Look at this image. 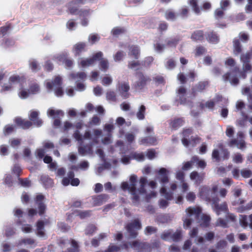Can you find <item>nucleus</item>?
<instances>
[{
	"mask_svg": "<svg viewBox=\"0 0 252 252\" xmlns=\"http://www.w3.org/2000/svg\"><path fill=\"white\" fill-rule=\"evenodd\" d=\"M136 178L135 176L132 175L130 177V181L131 184L129 185L127 183H123L122 184V188L124 190H128L130 192L133 194L135 197H139V195H142L144 192L142 190H135V188L133 183L136 180Z\"/></svg>",
	"mask_w": 252,
	"mask_h": 252,
	"instance_id": "1",
	"label": "nucleus"
},
{
	"mask_svg": "<svg viewBox=\"0 0 252 252\" xmlns=\"http://www.w3.org/2000/svg\"><path fill=\"white\" fill-rule=\"evenodd\" d=\"M61 80V79L60 77H57L55 79L53 83L50 81H48L46 82L47 88L49 90L54 89L55 94L57 96H61L63 93L62 90L59 87L60 85Z\"/></svg>",
	"mask_w": 252,
	"mask_h": 252,
	"instance_id": "2",
	"label": "nucleus"
},
{
	"mask_svg": "<svg viewBox=\"0 0 252 252\" xmlns=\"http://www.w3.org/2000/svg\"><path fill=\"white\" fill-rule=\"evenodd\" d=\"M20 85L19 77L16 75H13L9 78L8 83L4 84L2 88V91H9L10 89Z\"/></svg>",
	"mask_w": 252,
	"mask_h": 252,
	"instance_id": "3",
	"label": "nucleus"
},
{
	"mask_svg": "<svg viewBox=\"0 0 252 252\" xmlns=\"http://www.w3.org/2000/svg\"><path fill=\"white\" fill-rule=\"evenodd\" d=\"M102 57V53L101 52H98L95 54L93 59H81L80 61V63L82 67H87L92 64L93 62L97 60H99L100 58Z\"/></svg>",
	"mask_w": 252,
	"mask_h": 252,
	"instance_id": "4",
	"label": "nucleus"
},
{
	"mask_svg": "<svg viewBox=\"0 0 252 252\" xmlns=\"http://www.w3.org/2000/svg\"><path fill=\"white\" fill-rule=\"evenodd\" d=\"M38 112L33 110L31 111L29 114V118L35 125L39 126L42 124V121L38 118Z\"/></svg>",
	"mask_w": 252,
	"mask_h": 252,
	"instance_id": "5",
	"label": "nucleus"
},
{
	"mask_svg": "<svg viewBox=\"0 0 252 252\" xmlns=\"http://www.w3.org/2000/svg\"><path fill=\"white\" fill-rule=\"evenodd\" d=\"M176 185L175 183H172L170 185V190L169 191H167L166 189H165L164 188L162 187L160 189V193L166 199H170L171 197V191H173L174 189L176 188Z\"/></svg>",
	"mask_w": 252,
	"mask_h": 252,
	"instance_id": "6",
	"label": "nucleus"
},
{
	"mask_svg": "<svg viewBox=\"0 0 252 252\" xmlns=\"http://www.w3.org/2000/svg\"><path fill=\"white\" fill-rule=\"evenodd\" d=\"M38 88L37 86H35L31 88L30 92L27 91L25 90H21L19 93V96L21 98H25L27 97L30 94H34L38 92Z\"/></svg>",
	"mask_w": 252,
	"mask_h": 252,
	"instance_id": "7",
	"label": "nucleus"
},
{
	"mask_svg": "<svg viewBox=\"0 0 252 252\" xmlns=\"http://www.w3.org/2000/svg\"><path fill=\"white\" fill-rule=\"evenodd\" d=\"M16 123L23 128H28L31 126V123L28 121L22 120L21 118H16L15 120Z\"/></svg>",
	"mask_w": 252,
	"mask_h": 252,
	"instance_id": "8",
	"label": "nucleus"
},
{
	"mask_svg": "<svg viewBox=\"0 0 252 252\" xmlns=\"http://www.w3.org/2000/svg\"><path fill=\"white\" fill-rule=\"evenodd\" d=\"M168 171L165 168H161L158 173V178L161 180L162 184H165L168 181L167 178Z\"/></svg>",
	"mask_w": 252,
	"mask_h": 252,
	"instance_id": "9",
	"label": "nucleus"
},
{
	"mask_svg": "<svg viewBox=\"0 0 252 252\" xmlns=\"http://www.w3.org/2000/svg\"><path fill=\"white\" fill-rule=\"evenodd\" d=\"M201 212V209L199 207L189 208L187 209V213L189 216H194L198 217Z\"/></svg>",
	"mask_w": 252,
	"mask_h": 252,
	"instance_id": "10",
	"label": "nucleus"
},
{
	"mask_svg": "<svg viewBox=\"0 0 252 252\" xmlns=\"http://www.w3.org/2000/svg\"><path fill=\"white\" fill-rule=\"evenodd\" d=\"M47 114L49 116L52 117L53 118L63 116V113L62 111L59 110H55L53 109H49L48 111Z\"/></svg>",
	"mask_w": 252,
	"mask_h": 252,
	"instance_id": "11",
	"label": "nucleus"
},
{
	"mask_svg": "<svg viewBox=\"0 0 252 252\" xmlns=\"http://www.w3.org/2000/svg\"><path fill=\"white\" fill-rule=\"evenodd\" d=\"M241 225L244 227L249 224L250 227L252 228V215L248 218L247 217L243 218L241 220Z\"/></svg>",
	"mask_w": 252,
	"mask_h": 252,
	"instance_id": "12",
	"label": "nucleus"
},
{
	"mask_svg": "<svg viewBox=\"0 0 252 252\" xmlns=\"http://www.w3.org/2000/svg\"><path fill=\"white\" fill-rule=\"evenodd\" d=\"M249 55H245L241 57V60L244 62V71L246 72L250 69V66L248 63H246L247 59L249 58Z\"/></svg>",
	"mask_w": 252,
	"mask_h": 252,
	"instance_id": "13",
	"label": "nucleus"
},
{
	"mask_svg": "<svg viewBox=\"0 0 252 252\" xmlns=\"http://www.w3.org/2000/svg\"><path fill=\"white\" fill-rule=\"evenodd\" d=\"M100 69L103 71H105L108 67V62L107 60L103 59L101 60L100 63Z\"/></svg>",
	"mask_w": 252,
	"mask_h": 252,
	"instance_id": "14",
	"label": "nucleus"
},
{
	"mask_svg": "<svg viewBox=\"0 0 252 252\" xmlns=\"http://www.w3.org/2000/svg\"><path fill=\"white\" fill-rule=\"evenodd\" d=\"M145 110V108L144 106H141L139 109V112L137 114V118L139 120H142L144 117V112Z\"/></svg>",
	"mask_w": 252,
	"mask_h": 252,
	"instance_id": "15",
	"label": "nucleus"
},
{
	"mask_svg": "<svg viewBox=\"0 0 252 252\" xmlns=\"http://www.w3.org/2000/svg\"><path fill=\"white\" fill-rule=\"evenodd\" d=\"M86 77L84 73H81L79 74H77L76 76L72 75L71 77L75 81L77 82L83 80Z\"/></svg>",
	"mask_w": 252,
	"mask_h": 252,
	"instance_id": "16",
	"label": "nucleus"
},
{
	"mask_svg": "<svg viewBox=\"0 0 252 252\" xmlns=\"http://www.w3.org/2000/svg\"><path fill=\"white\" fill-rule=\"evenodd\" d=\"M43 226V222L42 221H38L37 224V227L38 229V235L42 236L44 235V232L42 230Z\"/></svg>",
	"mask_w": 252,
	"mask_h": 252,
	"instance_id": "17",
	"label": "nucleus"
},
{
	"mask_svg": "<svg viewBox=\"0 0 252 252\" xmlns=\"http://www.w3.org/2000/svg\"><path fill=\"white\" fill-rule=\"evenodd\" d=\"M99 39V38L97 35L92 34L90 35L89 41L91 43L94 44L96 41H98Z\"/></svg>",
	"mask_w": 252,
	"mask_h": 252,
	"instance_id": "18",
	"label": "nucleus"
},
{
	"mask_svg": "<svg viewBox=\"0 0 252 252\" xmlns=\"http://www.w3.org/2000/svg\"><path fill=\"white\" fill-rule=\"evenodd\" d=\"M128 90H129V86L126 83H124V84H122V86L119 88L120 91L123 94L124 96H125V93L127 92Z\"/></svg>",
	"mask_w": 252,
	"mask_h": 252,
	"instance_id": "19",
	"label": "nucleus"
},
{
	"mask_svg": "<svg viewBox=\"0 0 252 252\" xmlns=\"http://www.w3.org/2000/svg\"><path fill=\"white\" fill-rule=\"evenodd\" d=\"M189 3L190 5L192 6L193 10L196 13H199L200 12V10L199 8L196 7L197 3L195 0H190L189 1Z\"/></svg>",
	"mask_w": 252,
	"mask_h": 252,
	"instance_id": "20",
	"label": "nucleus"
},
{
	"mask_svg": "<svg viewBox=\"0 0 252 252\" xmlns=\"http://www.w3.org/2000/svg\"><path fill=\"white\" fill-rule=\"evenodd\" d=\"M236 145L237 147L239 148H242L244 146V142L242 139H241L239 142H237L236 141H233L231 143V145Z\"/></svg>",
	"mask_w": 252,
	"mask_h": 252,
	"instance_id": "21",
	"label": "nucleus"
},
{
	"mask_svg": "<svg viewBox=\"0 0 252 252\" xmlns=\"http://www.w3.org/2000/svg\"><path fill=\"white\" fill-rule=\"evenodd\" d=\"M190 178L192 180H195L196 181H200L202 179V177L199 176L196 172H192L190 174Z\"/></svg>",
	"mask_w": 252,
	"mask_h": 252,
	"instance_id": "22",
	"label": "nucleus"
},
{
	"mask_svg": "<svg viewBox=\"0 0 252 252\" xmlns=\"http://www.w3.org/2000/svg\"><path fill=\"white\" fill-rule=\"evenodd\" d=\"M208 39L210 42L214 43H216L218 40L217 36L214 33H211V35H209L208 36Z\"/></svg>",
	"mask_w": 252,
	"mask_h": 252,
	"instance_id": "23",
	"label": "nucleus"
},
{
	"mask_svg": "<svg viewBox=\"0 0 252 252\" xmlns=\"http://www.w3.org/2000/svg\"><path fill=\"white\" fill-rule=\"evenodd\" d=\"M112 82V79L109 76H106L104 77L102 80V83L104 85H108Z\"/></svg>",
	"mask_w": 252,
	"mask_h": 252,
	"instance_id": "24",
	"label": "nucleus"
},
{
	"mask_svg": "<svg viewBox=\"0 0 252 252\" xmlns=\"http://www.w3.org/2000/svg\"><path fill=\"white\" fill-rule=\"evenodd\" d=\"M202 35V32L198 31L195 32L193 34H192V37L193 38L196 40H200L201 39Z\"/></svg>",
	"mask_w": 252,
	"mask_h": 252,
	"instance_id": "25",
	"label": "nucleus"
},
{
	"mask_svg": "<svg viewBox=\"0 0 252 252\" xmlns=\"http://www.w3.org/2000/svg\"><path fill=\"white\" fill-rule=\"evenodd\" d=\"M84 44L83 43H78L74 46V49L76 52L80 51L84 48Z\"/></svg>",
	"mask_w": 252,
	"mask_h": 252,
	"instance_id": "26",
	"label": "nucleus"
},
{
	"mask_svg": "<svg viewBox=\"0 0 252 252\" xmlns=\"http://www.w3.org/2000/svg\"><path fill=\"white\" fill-rule=\"evenodd\" d=\"M202 220L204 221L203 225L207 226L210 220V217L207 215H203L202 216Z\"/></svg>",
	"mask_w": 252,
	"mask_h": 252,
	"instance_id": "27",
	"label": "nucleus"
},
{
	"mask_svg": "<svg viewBox=\"0 0 252 252\" xmlns=\"http://www.w3.org/2000/svg\"><path fill=\"white\" fill-rule=\"evenodd\" d=\"M241 174L243 177L245 178L250 177L251 175V172L248 170H244L241 171Z\"/></svg>",
	"mask_w": 252,
	"mask_h": 252,
	"instance_id": "28",
	"label": "nucleus"
},
{
	"mask_svg": "<svg viewBox=\"0 0 252 252\" xmlns=\"http://www.w3.org/2000/svg\"><path fill=\"white\" fill-rule=\"evenodd\" d=\"M248 3L246 6V11L248 12L252 11V0H248Z\"/></svg>",
	"mask_w": 252,
	"mask_h": 252,
	"instance_id": "29",
	"label": "nucleus"
},
{
	"mask_svg": "<svg viewBox=\"0 0 252 252\" xmlns=\"http://www.w3.org/2000/svg\"><path fill=\"white\" fill-rule=\"evenodd\" d=\"M195 197V195L192 192H189L187 195V199L188 201H193Z\"/></svg>",
	"mask_w": 252,
	"mask_h": 252,
	"instance_id": "30",
	"label": "nucleus"
},
{
	"mask_svg": "<svg viewBox=\"0 0 252 252\" xmlns=\"http://www.w3.org/2000/svg\"><path fill=\"white\" fill-rule=\"evenodd\" d=\"M75 26V23L72 20H69L67 23V27L69 30H72Z\"/></svg>",
	"mask_w": 252,
	"mask_h": 252,
	"instance_id": "31",
	"label": "nucleus"
},
{
	"mask_svg": "<svg viewBox=\"0 0 252 252\" xmlns=\"http://www.w3.org/2000/svg\"><path fill=\"white\" fill-rule=\"evenodd\" d=\"M147 156L150 159H152L155 156V152L153 150H149L147 152Z\"/></svg>",
	"mask_w": 252,
	"mask_h": 252,
	"instance_id": "32",
	"label": "nucleus"
},
{
	"mask_svg": "<svg viewBox=\"0 0 252 252\" xmlns=\"http://www.w3.org/2000/svg\"><path fill=\"white\" fill-rule=\"evenodd\" d=\"M194 162L198 164L201 167H204L205 166V162L203 160H199L198 159L194 160Z\"/></svg>",
	"mask_w": 252,
	"mask_h": 252,
	"instance_id": "33",
	"label": "nucleus"
},
{
	"mask_svg": "<svg viewBox=\"0 0 252 252\" xmlns=\"http://www.w3.org/2000/svg\"><path fill=\"white\" fill-rule=\"evenodd\" d=\"M112 32L114 35H117L122 32V30L118 28H115L113 29Z\"/></svg>",
	"mask_w": 252,
	"mask_h": 252,
	"instance_id": "34",
	"label": "nucleus"
},
{
	"mask_svg": "<svg viewBox=\"0 0 252 252\" xmlns=\"http://www.w3.org/2000/svg\"><path fill=\"white\" fill-rule=\"evenodd\" d=\"M226 135L228 136H231L233 133V129L232 127L228 126L226 131Z\"/></svg>",
	"mask_w": 252,
	"mask_h": 252,
	"instance_id": "35",
	"label": "nucleus"
},
{
	"mask_svg": "<svg viewBox=\"0 0 252 252\" xmlns=\"http://www.w3.org/2000/svg\"><path fill=\"white\" fill-rule=\"evenodd\" d=\"M131 53L133 54L135 57L138 54V49L137 47H133L130 49Z\"/></svg>",
	"mask_w": 252,
	"mask_h": 252,
	"instance_id": "36",
	"label": "nucleus"
},
{
	"mask_svg": "<svg viewBox=\"0 0 252 252\" xmlns=\"http://www.w3.org/2000/svg\"><path fill=\"white\" fill-rule=\"evenodd\" d=\"M140 225L139 222L137 221H136L134 222V223L132 225H131L129 227L128 229H132V228L138 229V228H140Z\"/></svg>",
	"mask_w": 252,
	"mask_h": 252,
	"instance_id": "37",
	"label": "nucleus"
},
{
	"mask_svg": "<svg viewBox=\"0 0 252 252\" xmlns=\"http://www.w3.org/2000/svg\"><path fill=\"white\" fill-rule=\"evenodd\" d=\"M185 93V90L183 88H180L178 90V96L182 99V97L184 95Z\"/></svg>",
	"mask_w": 252,
	"mask_h": 252,
	"instance_id": "38",
	"label": "nucleus"
},
{
	"mask_svg": "<svg viewBox=\"0 0 252 252\" xmlns=\"http://www.w3.org/2000/svg\"><path fill=\"white\" fill-rule=\"evenodd\" d=\"M234 64V61L232 59L229 58L225 61V64L228 66H232Z\"/></svg>",
	"mask_w": 252,
	"mask_h": 252,
	"instance_id": "39",
	"label": "nucleus"
},
{
	"mask_svg": "<svg viewBox=\"0 0 252 252\" xmlns=\"http://www.w3.org/2000/svg\"><path fill=\"white\" fill-rule=\"evenodd\" d=\"M228 4L229 1L228 0H222L220 3L221 7L223 9L227 6Z\"/></svg>",
	"mask_w": 252,
	"mask_h": 252,
	"instance_id": "40",
	"label": "nucleus"
},
{
	"mask_svg": "<svg viewBox=\"0 0 252 252\" xmlns=\"http://www.w3.org/2000/svg\"><path fill=\"white\" fill-rule=\"evenodd\" d=\"M31 67L32 70H33L34 71L38 67V65H37V63L34 61H32L31 63Z\"/></svg>",
	"mask_w": 252,
	"mask_h": 252,
	"instance_id": "41",
	"label": "nucleus"
},
{
	"mask_svg": "<svg viewBox=\"0 0 252 252\" xmlns=\"http://www.w3.org/2000/svg\"><path fill=\"white\" fill-rule=\"evenodd\" d=\"M123 56V54L121 52L117 53L115 56V61H120L121 60Z\"/></svg>",
	"mask_w": 252,
	"mask_h": 252,
	"instance_id": "42",
	"label": "nucleus"
},
{
	"mask_svg": "<svg viewBox=\"0 0 252 252\" xmlns=\"http://www.w3.org/2000/svg\"><path fill=\"white\" fill-rule=\"evenodd\" d=\"M7 153V148L4 146L0 147V154L1 155H5Z\"/></svg>",
	"mask_w": 252,
	"mask_h": 252,
	"instance_id": "43",
	"label": "nucleus"
},
{
	"mask_svg": "<svg viewBox=\"0 0 252 252\" xmlns=\"http://www.w3.org/2000/svg\"><path fill=\"white\" fill-rule=\"evenodd\" d=\"M14 127L12 126H5L4 129V132L8 133L12 131Z\"/></svg>",
	"mask_w": 252,
	"mask_h": 252,
	"instance_id": "44",
	"label": "nucleus"
},
{
	"mask_svg": "<svg viewBox=\"0 0 252 252\" xmlns=\"http://www.w3.org/2000/svg\"><path fill=\"white\" fill-rule=\"evenodd\" d=\"M107 98L110 100H114V94L113 92H110L107 94Z\"/></svg>",
	"mask_w": 252,
	"mask_h": 252,
	"instance_id": "45",
	"label": "nucleus"
},
{
	"mask_svg": "<svg viewBox=\"0 0 252 252\" xmlns=\"http://www.w3.org/2000/svg\"><path fill=\"white\" fill-rule=\"evenodd\" d=\"M70 184L72 186H78L79 184V180L77 178L72 179L71 181Z\"/></svg>",
	"mask_w": 252,
	"mask_h": 252,
	"instance_id": "46",
	"label": "nucleus"
},
{
	"mask_svg": "<svg viewBox=\"0 0 252 252\" xmlns=\"http://www.w3.org/2000/svg\"><path fill=\"white\" fill-rule=\"evenodd\" d=\"M228 79L230 83L233 85L236 84L238 82V79L232 76L230 77Z\"/></svg>",
	"mask_w": 252,
	"mask_h": 252,
	"instance_id": "47",
	"label": "nucleus"
},
{
	"mask_svg": "<svg viewBox=\"0 0 252 252\" xmlns=\"http://www.w3.org/2000/svg\"><path fill=\"white\" fill-rule=\"evenodd\" d=\"M234 161L235 162H239L242 161V157L240 155L237 154L234 158Z\"/></svg>",
	"mask_w": 252,
	"mask_h": 252,
	"instance_id": "48",
	"label": "nucleus"
},
{
	"mask_svg": "<svg viewBox=\"0 0 252 252\" xmlns=\"http://www.w3.org/2000/svg\"><path fill=\"white\" fill-rule=\"evenodd\" d=\"M102 189V186L100 184H96L94 189L95 192H99Z\"/></svg>",
	"mask_w": 252,
	"mask_h": 252,
	"instance_id": "49",
	"label": "nucleus"
},
{
	"mask_svg": "<svg viewBox=\"0 0 252 252\" xmlns=\"http://www.w3.org/2000/svg\"><path fill=\"white\" fill-rule=\"evenodd\" d=\"M23 231H24L25 232H26V233L29 232L31 230V227L29 225H24L23 227Z\"/></svg>",
	"mask_w": 252,
	"mask_h": 252,
	"instance_id": "50",
	"label": "nucleus"
},
{
	"mask_svg": "<svg viewBox=\"0 0 252 252\" xmlns=\"http://www.w3.org/2000/svg\"><path fill=\"white\" fill-rule=\"evenodd\" d=\"M244 104L243 102L238 101L236 103V108L238 110L241 109L244 107Z\"/></svg>",
	"mask_w": 252,
	"mask_h": 252,
	"instance_id": "51",
	"label": "nucleus"
},
{
	"mask_svg": "<svg viewBox=\"0 0 252 252\" xmlns=\"http://www.w3.org/2000/svg\"><path fill=\"white\" fill-rule=\"evenodd\" d=\"M121 108L123 110L126 111L129 109V105L127 103H123L121 105Z\"/></svg>",
	"mask_w": 252,
	"mask_h": 252,
	"instance_id": "52",
	"label": "nucleus"
},
{
	"mask_svg": "<svg viewBox=\"0 0 252 252\" xmlns=\"http://www.w3.org/2000/svg\"><path fill=\"white\" fill-rule=\"evenodd\" d=\"M155 231V228L152 227H147L146 228V233L147 234H150Z\"/></svg>",
	"mask_w": 252,
	"mask_h": 252,
	"instance_id": "53",
	"label": "nucleus"
},
{
	"mask_svg": "<svg viewBox=\"0 0 252 252\" xmlns=\"http://www.w3.org/2000/svg\"><path fill=\"white\" fill-rule=\"evenodd\" d=\"M45 152L44 150L39 149L37 151V156L39 158H42L44 155Z\"/></svg>",
	"mask_w": 252,
	"mask_h": 252,
	"instance_id": "54",
	"label": "nucleus"
},
{
	"mask_svg": "<svg viewBox=\"0 0 252 252\" xmlns=\"http://www.w3.org/2000/svg\"><path fill=\"white\" fill-rule=\"evenodd\" d=\"M191 162H187L185 163V164L184 165V166L183 167V169L184 170H188L191 167Z\"/></svg>",
	"mask_w": 252,
	"mask_h": 252,
	"instance_id": "55",
	"label": "nucleus"
},
{
	"mask_svg": "<svg viewBox=\"0 0 252 252\" xmlns=\"http://www.w3.org/2000/svg\"><path fill=\"white\" fill-rule=\"evenodd\" d=\"M94 94L96 95H99L101 93V89L99 87H96L94 89Z\"/></svg>",
	"mask_w": 252,
	"mask_h": 252,
	"instance_id": "56",
	"label": "nucleus"
},
{
	"mask_svg": "<svg viewBox=\"0 0 252 252\" xmlns=\"http://www.w3.org/2000/svg\"><path fill=\"white\" fill-rule=\"evenodd\" d=\"M63 62L67 66H70L72 63V61L71 60L66 59H63Z\"/></svg>",
	"mask_w": 252,
	"mask_h": 252,
	"instance_id": "57",
	"label": "nucleus"
},
{
	"mask_svg": "<svg viewBox=\"0 0 252 252\" xmlns=\"http://www.w3.org/2000/svg\"><path fill=\"white\" fill-rule=\"evenodd\" d=\"M175 65V63H174V62L173 61H169L168 63H167V67L169 68V69H171L172 68V67H173Z\"/></svg>",
	"mask_w": 252,
	"mask_h": 252,
	"instance_id": "58",
	"label": "nucleus"
},
{
	"mask_svg": "<svg viewBox=\"0 0 252 252\" xmlns=\"http://www.w3.org/2000/svg\"><path fill=\"white\" fill-rule=\"evenodd\" d=\"M242 93L244 94H249L250 95L252 94V92L250 90L249 88L245 89L243 91Z\"/></svg>",
	"mask_w": 252,
	"mask_h": 252,
	"instance_id": "59",
	"label": "nucleus"
},
{
	"mask_svg": "<svg viewBox=\"0 0 252 252\" xmlns=\"http://www.w3.org/2000/svg\"><path fill=\"white\" fill-rule=\"evenodd\" d=\"M125 123V119L122 117H119L117 119V123L121 125Z\"/></svg>",
	"mask_w": 252,
	"mask_h": 252,
	"instance_id": "60",
	"label": "nucleus"
},
{
	"mask_svg": "<svg viewBox=\"0 0 252 252\" xmlns=\"http://www.w3.org/2000/svg\"><path fill=\"white\" fill-rule=\"evenodd\" d=\"M143 156L141 154H137L135 155L134 158L138 160H141L143 159Z\"/></svg>",
	"mask_w": 252,
	"mask_h": 252,
	"instance_id": "61",
	"label": "nucleus"
},
{
	"mask_svg": "<svg viewBox=\"0 0 252 252\" xmlns=\"http://www.w3.org/2000/svg\"><path fill=\"white\" fill-rule=\"evenodd\" d=\"M167 201L166 200H161L159 203L160 207H165L167 205Z\"/></svg>",
	"mask_w": 252,
	"mask_h": 252,
	"instance_id": "62",
	"label": "nucleus"
},
{
	"mask_svg": "<svg viewBox=\"0 0 252 252\" xmlns=\"http://www.w3.org/2000/svg\"><path fill=\"white\" fill-rule=\"evenodd\" d=\"M211 7V4L209 2H205L203 6V8L204 10L209 9Z\"/></svg>",
	"mask_w": 252,
	"mask_h": 252,
	"instance_id": "63",
	"label": "nucleus"
},
{
	"mask_svg": "<svg viewBox=\"0 0 252 252\" xmlns=\"http://www.w3.org/2000/svg\"><path fill=\"white\" fill-rule=\"evenodd\" d=\"M228 114V110L227 109H222L221 112V115L223 117H226Z\"/></svg>",
	"mask_w": 252,
	"mask_h": 252,
	"instance_id": "64",
	"label": "nucleus"
}]
</instances>
